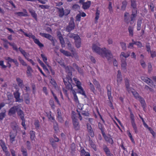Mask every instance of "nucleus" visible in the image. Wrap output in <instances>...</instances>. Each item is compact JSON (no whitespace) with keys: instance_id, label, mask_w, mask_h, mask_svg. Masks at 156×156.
<instances>
[{"instance_id":"40","label":"nucleus","mask_w":156,"mask_h":156,"mask_svg":"<svg viewBox=\"0 0 156 156\" xmlns=\"http://www.w3.org/2000/svg\"><path fill=\"white\" fill-rule=\"evenodd\" d=\"M127 5V2L126 1H124L122 2V5L121 7V9L123 10H124Z\"/></svg>"},{"instance_id":"37","label":"nucleus","mask_w":156,"mask_h":156,"mask_svg":"<svg viewBox=\"0 0 156 156\" xmlns=\"http://www.w3.org/2000/svg\"><path fill=\"white\" fill-rule=\"evenodd\" d=\"M20 150L23 156H27V149L26 148H25L23 146H22L21 147Z\"/></svg>"},{"instance_id":"1","label":"nucleus","mask_w":156,"mask_h":156,"mask_svg":"<svg viewBox=\"0 0 156 156\" xmlns=\"http://www.w3.org/2000/svg\"><path fill=\"white\" fill-rule=\"evenodd\" d=\"M131 8L132 14L131 15L130 20L128 17L129 13L125 12L124 15V20L127 24L130 23L133 24L135 20V19L137 16L138 8H137V4L136 0H130Z\"/></svg>"},{"instance_id":"30","label":"nucleus","mask_w":156,"mask_h":156,"mask_svg":"<svg viewBox=\"0 0 156 156\" xmlns=\"http://www.w3.org/2000/svg\"><path fill=\"white\" fill-rule=\"evenodd\" d=\"M29 133L31 141H35V138L36 137L35 132L33 130H31L30 131Z\"/></svg>"},{"instance_id":"7","label":"nucleus","mask_w":156,"mask_h":156,"mask_svg":"<svg viewBox=\"0 0 156 156\" xmlns=\"http://www.w3.org/2000/svg\"><path fill=\"white\" fill-rule=\"evenodd\" d=\"M15 88L16 90V91L13 93L14 97L16 99V101L22 102L23 101V100L20 98V93L19 92V89L18 87L16 85L15 87Z\"/></svg>"},{"instance_id":"26","label":"nucleus","mask_w":156,"mask_h":156,"mask_svg":"<svg viewBox=\"0 0 156 156\" xmlns=\"http://www.w3.org/2000/svg\"><path fill=\"white\" fill-rule=\"evenodd\" d=\"M29 12L33 17L34 18L36 21H37V15L35 11L32 9H30L29 10Z\"/></svg>"},{"instance_id":"29","label":"nucleus","mask_w":156,"mask_h":156,"mask_svg":"<svg viewBox=\"0 0 156 156\" xmlns=\"http://www.w3.org/2000/svg\"><path fill=\"white\" fill-rule=\"evenodd\" d=\"M91 2L88 1L86 2H84L83 4V8L84 9H86L89 8L90 6Z\"/></svg>"},{"instance_id":"14","label":"nucleus","mask_w":156,"mask_h":156,"mask_svg":"<svg viewBox=\"0 0 156 156\" xmlns=\"http://www.w3.org/2000/svg\"><path fill=\"white\" fill-rule=\"evenodd\" d=\"M87 126L88 132L90 136L92 137H94V133L90 124L87 123Z\"/></svg>"},{"instance_id":"50","label":"nucleus","mask_w":156,"mask_h":156,"mask_svg":"<svg viewBox=\"0 0 156 156\" xmlns=\"http://www.w3.org/2000/svg\"><path fill=\"white\" fill-rule=\"evenodd\" d=\"M53 123L54 124V129L55 131H57L58 130V126L57 123L56 121H55V122H53Z\"/></svg>"},{"instance_id":"63","label":"nucleus","mask_w":156,"mask_h":156,"mask_svg":"<svg viewBox=\"0 0 156 156\" xmlns=\"http://www.w3.org/2000/svg\"><path fill=\"white\" fill-rule=\"evenodd\" d=\"M95 15H96V16H95V19L97 21L98 19L99 18V16L100 15V12L99 10H97Z\"/></svg>"},{"instance_id":"59","label":"nucleus","mask_w":156,"mask_h":156,"mask_svg":"<svg viewBox=\"0 0 156 156\" xmlns=\"http://www.w3.org/2000/svg\"><path fill=\"white\" fill-rule=\"evenodd\" d=\"M122 80V77H117V85L119 86L121 83V82Z\"/></svg>"},{"instance_id":"13","label":"nucleus","mask_w":156,"mask_h":156,"mask_svg":"<svg viewBox=\"0 0 156 156\" xmlns=\"http://www.w3.org/2000/svg\"><path fill=\"white\" fill-rule=\"evenodd\" d=\"M75 27L74 22L73 21L70 22L69 24V25L67 26L66 28V31L69 32L73 30Z\"/></svg>"},{"instance_id":"47","label":"nucleus","mask_w":156,"mask_h":156,"mask_svg":"<svg viewBox=\"0 0 156 156\" xmlns=\"http://www.w3.org/2000/svg\"><path fill=\"white\" fill-rule=\"evenodd\" d=\"M133 128V129L135 133L136 134H137L138 133V131L137 130V127L135 123L131 124Z\"/></svg>"},{"instance_id":"61","label":"nucleus","mask_w":156,"mask_h":156,"mask_svg":"<svg viewBox=\"0 0 156 156\" xmlns=\"http://www.w3.org/2000/svg\"><path fill=\"white\" fill-rule=\"evenodd\" d=\"M57 119L58 120V121L61 123H63L64 121V120L62 116L57 117Z\"/></svg>"},{"instance_id":"16","label":"nucleus","mask_w":156,"mask_h":156,"mask_svg":"<svg viewBox=\"0 0 156 156\" xmlns=\"http://www.w3.org/2000/svg\"><path fill=\"white\" fill-rule=\"evenodd\" d=\"M19 50L21 53L23 55L25 58L27 59H28V57L30 56L29 53H27L22 48L20 47L19 48Z\"/></svg>"},{"instance_id":"8","label":"nucleus","mask_w":156,"mask_h":156,"mask_svg":"<svg viewBox=\"0 0 156 156\" xmlns=\"http://www.w3.org/2000/svg\"><path fill=\"white\" fill-rule=\"evenodd\" d=\"M20 107L18 105L15 106L11 107L9 110L8 115L11 116L16 114L17 112Z\"/></svg>"},{"instance_id":"43","label":"nucleus","mask_w":156,"mask_h":156,"mask_svg":"<svg viewBox=\"0 0 156 156\" xmlns=\"http://www.w3.org/2000/svg\"><path fill=\"white\" fill-rule=\"evenodd\" d=\"M50 142L51 143V145H52V147L54 148L55 147H56V145L55 144V141L52 138H50L49 139Z\"/></svg>"},{"instance_id":"62","label":"nucleus","mask_w":156,"mask_h":156,"mask_svg":"<svg viewBox=\"0 0 156 156\" xmlns=\"http://www.w3.org/2000/svg\"><path fill=\"white\" fill-rule=\"evenodd\" d=\"M73 93V95L74 100L75 102H77V101H78V98L76 94V93L74 91Z\"/></svg>"},{"instance_id":"44","label":"nucleus","mask_w":156,"mask_h":156,"mask_svg":"<svg viewBox=\"0 0 156 156\" xmlns=\"http://www.w3.org/2000/svg\"><path fill=\"white\" fill-rule=\"evenodd\" d=\"M127 134L128 135L129 137L130 138V140H131L132 142L133 143L135 144V142L134 140V139L133 137V136H132V135L131 134V133H130L129 131H127Z\"/></svg>"},{"instance_id":"39","label":"nucleus","mask_w":156,"mask_h":156,"mask_svg":"<svg viewBox=\"0 0 156 156\" xmlns=\"http://www.w3.org/2000/svg\"><path fill=\"white\" fill-rule=\"evenodd\" d=\"M140 101L142 107L144 108H145L146 103L144 99L142 97L138 99Z\"/></svg>"},{"instance_id":"23","label":"nucleus","mask_w":156,"mask_h":156,"mask_svg":"<svg viewBox=\"0 0 156 156\" xmlns=\"http://www.w3.org/2000/svg\"><path fill=\"white\" fill-rule=\"evenodd\" d=\"M17 113L19 117L21 119H23L24 118V114L23 112L21 109L20 108V107L19 109L17 112Z\"/></svg>"},{"instance_id":"46","label":"nucleus","mask_w":156,"mask_h":156,"mask_svg":"<svg viewBox=\"0 0 156 156\" xmlns=\"http://www.w3.org/2000/svg\"><path fill=\"white\" fill-rule=\"evenodd\" d=\"M121 67L122 69H126V59L124 60H122Z\"/></svg>"},{"instance_id":"12","label":"nucleus","mask_w":156,"mask_h":156,"mask_svg":"<svg viewBox=\"0 0 156 156\" xmlns=\"http://www.w3.org/2000/svg\"><path fill=\"white\" fill-rule=\"evenodd\" d=\"M23 12H15V14L19 17H27L28 16V12L27 10L25 9H23Z\"/></svg>"},{"instance_id":"33","label":"nucleus","mask_w":156,"mask_h":156,"mask_svg":"<svg viewBox=\"0 0 156 156\" xmlns=\"http://www.w3.org/2000/svg\"><path fill=\"white\" fill-rule=\"evenodd\" d=\"M81 156H91L90 154L88 152L85 151L84 149H83L80 151Z\"/></svg>"},{"instance_id":"41","label":"nucleus","mask_w":156,"mask_h":156,"mask_svg":"<svg viewBox=\"0 0 156 156\" xmlns=\"http://www.w3.org/2000/svg\"><path fill=\"white\" fill-rule=\"evenodd\" d=\"M18 59L20 63L23 66H27V65L26 62L24 61V60L22 59V58L20 56H19L18 57Z\"/></svg>"},{"instance_id":"6","label":"nucleus","mask_w":156,"mask_h":156,"mask_svg":"<svg viewBox=\"0 0 156 156\" xmlns=\"http://www.w3.org/2000/svg\"><path fill=\"white\" fill-rule=\"evenodd\" d=\"M63 81L66 86V88L68 90L71 89L73 88L71 83L72 79L69 76H67L66 78H63Z\"/></svg>"},{"instance_id":"10","label":"nucleus","mask_w":156,"mask_h":156,"mask_svg":"<svg viewBox=\"0 0 156 156\" xmlns=\"http://www.w3.org/2000/svg\"><path fill=\"white\" fill-rule=\"evenodd\" d=\"M102 136L105 139V140L110 144L112 145L113 144V141L111 137V136L109 135V136H107L105 133L102 134Z\"/></svg>"},{"instance_id":"48","label":"nucleus","mask_w":156,"mask_h":156,"mask_svg":"<svg viewBox=\"0 0 156 156\" xmlns=\"http://www.w3.org/2000/svg\"><path fill=\"white\" fill-rule=\"evenodd\" d=\"M9 45L12 46L13 50H15L16 51H18V48L16 45L14 43H11L9 44Z\"/></svg>"},{"instance_id":"22","label":"nucleus","mask_w":156,"mask_h":156,"mask_svg":"<svg viewBox=\"0 0 156 156\" xmlns=\"http://www.w3.org/2000/svg\"><path fill=\"white\" fill-rule=\"evenodd\" d=\"M73 125L75 130H77L79 129L80 126L78 120L73 121Z\"/></svg>"},{"instance_id":"18","label":"nucleus","mask_w":156,"mask_h":156,"mask_svg":"<svg viewBox=\"0 0 156 156\" xmlns=\"http://www.w3.org/2000/svg\"><path fill=\"white\" fill-rule=\"evenodd\" d=\"M125 86L127 90L129 93H130V90H131V88H133L132 87H130L129 84V80L127 79L126 78L125 79Z\"/></svg>"},{"instance_id":"9","label":"nucleus","mask_w":156,"mask_h":156,"mask_svg":"<svg viewBox=\"0 0 156 156\" xmlns=\"http://www.w3.org/2000/svg\"><path fill=\"white\" fill-rule=\"evenodd\" d=\"M102 148L106 156H114L113 154L111 153L110 149L106 145H103Z\"/></svg>"},{"instance_id":"31","label":"nucleus","mask_w":156,"mask_h":156,"mask_svg":"<svg viewBox=\"0 0 156 156\" xmlns=\"http://www.w3.org/2000/svg\"><path fill=\"white\" fill-rule=\"evenodd\" d=\"M33 70L31 67L28 66H27V74L28 76H32L31 73L33 72Z\"/></svg>"},{"instance_id":"21","label":"nucleus","mask_w":156,"mask_h":156,"mask_svg":"<svg viewBox=\"0 0 156 156\" xmlns=\"http://www.w3.org/2000/svg\"><path fill=\"white\" fill-rule=\"evenodd\" d=\"M93 82L94 85L95 86L96 88L100 92L101 91V89L100 84L99 82L97 81L96 79H94L93 80Z\"/></svg>"},{"instance_id":"19","label":"nucleus","mask_w":156,"mask_h":156,"mask_svg":"<svg viewBox=\"0 0 156 156\" xmlns=\"http://www.w3.org/2000/svg\"><path fill=\"white\" fill-rule=\"evenodd\" d=\"M141 78L143 81L147 83L149 85H151L152 83V81L151 79L144 76H142Z\"/></svg>"},{"instance_id":"27","label":"nucleus","mask_w":156,"mask_h":156,"mask_svg":"<svg viewBox=\"0 0 156 156\" xmlns=\"http://www.w3.org/2000/svg\"><path fill=\"white\" fill-rule=\"evenodd\" d=\"M69 50L72 52V55L73 56V57H74L77 60H79V56L75 52V50L73 48H71Z\"/></svg>"},{"instance_id":"53","label":"nucleus","mask_w":156,"mask_h":156,"mask_svg":"<svg viewBox=\"0 0 156 156\" xmlns=\"http://www.w3.org/2000/svg\"><path fill=\"white\" fill-rule=\"evenodd\" d=\"M120 44L122 49L123 50H126V44L123 42H120Z\"/></svg>"},{"instance_id":"45","label":"nucleus","mask_w":156,"mask_h":156,"mask_svg":"<svg viewBox=\"0 0 156 156\" xmlns=\"http://www.w3.org/2000/svg\"><path fill=\"white\" fill-rule=\"evenodd\" d=\"M129 55L130 54L129 53H125L124 52H122L120 55V57L121 58L122 56L125 57L126 60V58L128 57Z\"/></svg>"},{"instance_id":"25","label":"nucleus","mask_w":156,"mask_h":156,"mask_svg":"<svg viewBox=\"0 0 156 156\" xmlns=\"http://www.w3.org/2000/svg\"><path fill=\"white\" fill-rule=\"evenodd\" d=\"M73 69V68L70 66H68L65 67L66 71L68 73V74L69 75H72V71Z\"/></svg>"},{"instance_id":"56","label":"nucleus","mask_w":156,"mask_h":156,"mask_svg":"<svg viewBox=\"0 0 156 156\" xmlns=\"http://www.w3.org/2000/svg\"><path fill=\"white\" fill-rule=\"evenodd\" d=\"M39 34L42 37H44L46 38H48V36L49 35V34H48L42 33H40Z\"/></svg>"},{"instance_id":"64","label":"nucleus","mask_w":156,"mask_h":156,"mask_svg":"<svg viewBox=\"0 0 156 156\" xmlns=\"http://www.w3.org/2000/svg\"><path fill=\"white\" fill-rule=\"evenodd\" d=\"M151 54V57L152 58H154L156 57V53L155 51H151L150 52Z\"/></svg>"},{"instance_id":"38","label":"nucleus","mask_w":156,"mask_h":156,"mask_svg":"<svg viewBox=\"0 0 156 156\" xmlns=\"http://www.w3.org/2000/svg\"><path fill=\"white\" fill-rule=\"evenodd\" d=\"M128 30L129 33V35L133 37V28L129 26L128 28Z\"/></svg>"},{"instance_id":"55","label":"nucleus","mask_w":156,"mask_h":156,"mask_svg":"<svg viewBox=\"0 0 156 156\" xmlns=\"http://www.w3.org/2000/svg\"><path fill=\"white\" fill-rule=\"evenodd\" d=\"M5 112L0 113V120H2L5 116Z\"/></svg>"},{"instance_id":"32","label":"nucleus","mask_w":156,"mask_h":156,"mask_svg":"<svg viewBox=\"0 0 156 156\" xmlns=\"http://www.w3.org/2000/svg\"><path fill=\"white\" fill-rule=\"evenodd\" d=\"M60 51L62 53L67 56H71L72 57H73V56L72 55V54L68 51H65L62 49H60Z\"/></svg>"},{"instance_id":"11","label":"nucleus","mask_w":156,"mask_h":156,"mask_svg":"<svg viewBox=\"0 0 156 156\" xmlns=\"http://www.w3.org/2000/svg\"><path fill=\"white\" fill-rule=\"evenodd\" d=\"M75 44L76 47L77 48H79L81 45V39L79 35L76 36L74 37Z\"/></svg>"},{"instance_id":"52","label":"nucleus","mask_w":156,"mask_h":156,"mask_svg":"<svg viewBox=\"0 0 156 156\" xmlns=\"http://www.w3.org/2000/svg\"><path fill=\"white\" fill-rule=\"evenodd\" d=\"M41 56L42 58L43 61L45 63H47V57L44 54H41Z\"/></svg>"},{"instance_id":"42","label":"nucleus","mask_w":156,"mask_h":156,"mask_svg":"<svg viewBox=\"0 0 156 156\" xmlns=\"http://www.w3.org/2000/svg\"><path fill=\"white\" fill-rule=\"evenodd\" d=\"M129 117L131 119V123L132 124L135 123V122L134 116L132 112L131 111Z\"/></svg>"},{"instance_id":"58","label":"nucleus","mask_w":156,"mask_h":156,"mask_svg":"<svg viewBox=\"0 0 156 156\" xmlns=\"http://www.w3.org/2000/svg\"><path fill=\"white\" fill-rule=\"evenodd\" d=\"M51 84L53 85L54 87L55 88L57 86V84L54 79H51Z\"/></svg>"},{"instance_id":"28","label":"nucleus","mask_w":156,"mask_h":156,"mask_svg":"<svg viewBox=\"0 0 156 156\" xmlns=\"http://www.w3.org/2000/svg\"><path fill=\"white\" fill-rule=\"evenodd\" d=\"M1 40L4 42V43H3L4 47L6 49H8L9 48L8 44L9 45V44L11 43L9 42L5 38H2L1 39Z\"/></svg>"},{"instance_id":"17","label":"nucleus","mask_w":156,"mask_h":156,"mask_svg":"<svg viewBox=\"0 0 156 156\" xmlns=\"http://www.w3.org/2000/svg\"><path fill=\"white\" fill-rule=\"evenodd\" d=\"M16 81L19 87L21 89H23L24 87L23 80L20 78L17 77L16 78Z\"/></svg>"},{"instance_id":"3","label":"nucleus","mask_w":156,"mask_h":156,"mask_svg":"<svg viewBox=\"0 0 156 156\" xmlns=\"http://www.w3.org/2000/svg\"><path fill=\"white\" fill-rule=\"evenodd\" d=\"M73 80L76 84V86L77 88L78 93L83 96H86L85 92L83 88L81 86L82 83L81 82L76 78H73Z\"/></svg>"},{"instance_id":"36","label":"nucleus","mask_w":156,"mask_h":156,"mask_svg":"<svg viewBox=\"0 0 156 156\" xmlns=\"http://www.w3.org/2000/svg\"><path fill=\"white\" fill-rule=\"evenodd\" d=\"M98 126L99 129L101 130L102 134L104 133V128L103 125L100 122L98 123Z\"/></svg>"},{"instance_id":"49","label":"nucleus","mask_w":156,"mask_h":156,"mask_svg":"<svg viewBox=\"0 0 156 156\" xmlns=\"http://www.w3.org/2000/svg\"><path fill=\"white\" fill-rule=\"evenodd\" d=\"M108 9L110 13H112L113 12V10L112 6V3L111 2H109Z\"/></svg>"},{"instance_id":"35","label":"nucleus","mask_w":156,"mask_h":156,"mask_svg":"<svg viewBox=\"0 0 156 156\" xmlns=\"http://www.w3.org/2000/svg\"><path fill=\"white\" fill-rule=\"evenodd\" d=\"M89 84L90 87V90L94 93L95 94L96 91L93 84L90 82H89Z\"/></svg>"},{"instance_id":"51","label":"nucleus","mask_w":156,"mask_h":156,"mask_svg":"<svg viewBox=\"0 0 156 156\" xmlns=\"http://www.w3.org/2000/svg\"><path fill=\"white\" fill-rule=\"evenodd\" d=\"M4 59L8 61L7 62H13L14 59H13L9 57H4Z\"/></svg>"},{"instance_id":"54","label":"nucleus","mask_w":156,"mask_h":156,"mask_svg":"<svg viewBox=\"0 0 156 156\" xmlns=\"http://www.w3.org/2000/svg\"><path fill=\"white\" fill-rule=\"evenodd\" d=\"M34 125L35 126L36 129H38L40 127V124L39 121L38 120H36L35 121Z\"/></svg>"},{"instance_id":"20","label":"nucleus","mask_w":156,"mask_h":156,"mask_svg":"<svg viewBox=\"0 0 156 156\" xmlns=\"http://www.w3.org/2000/svg\"><path fill=\"white\" fill-rule=\"evenodd\" d=\"M131 93L134 97L137 99L138 100L141 97H140L138 93L133 88H131L130 90V93Z\"/></svg>"},{"instance_id":"2","label":"nucleus","mask_w":156,"mask_h":156,"mask_svg":"<svg viewBox=\"0 0 156 156\" xmlns=\"http://www.w3.org/2000/svg\"><path fill=\"white\" fill-rule=\"evenodd\" d=\"M92 49L93 52H94L100 55L103 58H106L108 60H109L113 57L111 51L106 49L105 48H101L96 44H93Z\"/></svg>"},{"instance_id":"57","label":"nucleus","mask_w":156,"mask_h":156,"mask_svg":"<svg viewBox=\"0 0 156 156\" xmlns=\"http://www.w3.org/2000/svg\"><path fill=\"white\" fill-rule=\"evenodd\" d=\"M148 72L150 73L152 70V66L151 63H149L148 64Z\"/></svg>"},{"instance_id":"5","label":"nucleus","mask_w":156,"mask_h":156,"mask_svg":"<svg viewBox=\"0 0 156 156\" xmlns=\"http://www.w3.org/2000/svg\"><path fill=\"white\" fill-rule=\"evenodd\" d=\"M106 88L107 90V95L110 102L109 105L112 109H113L114 106L111 101V100H112L113 98L112 96V88L111 85L110 84H108Z\"/></svg>"},{"instance_id":"24","label":"nucleus","mask_w":156,"mask_h":156,"mask_svg":"<svg viewBox=\"0 0 156 156\" xmlns=\"http://www.w3.org/2000/svg\"><path fill=\"white\" fill-rule=\"evenodd\" d=\"M58 37L60 41V43L61 44L62 47H64L65 46V41L61 33H60V34H58Z\"/></svg>"},{"instance_id":"4","label":"nucleus","mask_w":156,"mask_h":156,"mask_svg":"<svg viewBox=\"0 0 156 156\" xmlns=\"http://www.w3.org/2000/svg\"><path fill=\"white\" fill-rule=\"evenodd\" d=\"M24 35L29 38H31L33 39L34 42L40 48L44 47V45L43 44L41 43L38 39L36 38V37L31 33H30L29 34L25 33Z\"/></svg>"},{"instance_id":"60","label":"nucleus","mask_w":156,"mask_h":156,"mask_svg":"<svg viewBox=\"0 0 156 156\" xmlns=\"http://www.w3.org/2000/svg\"><path fill=\"white\" fill-rule=\"evenodd\" d=\"M25 103L27 104H29L30 103V98L29 96L27 97H24Z\"/></svg>"},{"instance_id":"34","label":"nucleus","mask_w":156,"mask_h":156,"mask_svg":"<svg viewBox=\"0 0 156 156\" xmlns=\"http://www.w3.org/2000/svg\"><path fill=\"white\" fill-rule=\"evenodd\" d=\"M58 9V15L60 17H62L65 15L64 11L63 8H57Z\"/></svg>"},{"instance_id":"15","label":"nucleus","mask_w":156,"mask_h":156,"mask_svg":"<svg viewBox=\"0 0 156 156\" xmlns=\"http://www.w3.org/2000/svg\"><path fill=\"white\" fill-rule=\"evenodd\" d=\"M16 136V133L10 132L9 134V141L12 144L15 140V138Z\"/></svg>"}]
</instances>
